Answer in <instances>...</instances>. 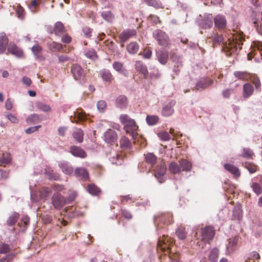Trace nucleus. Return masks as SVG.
Instances as JSON below:
<instances>
[{
	"mask_svg": "<svg viewBox=\"0 0 262 262\" xmlns=\"http://www.w3.org/2000/svg\"><path fill=\"white\" fill-rule=\"evenodd\" d=\"M173 243V238L167 235H163L162 237L159 238L157 249L158 251L167 253L169 258L172 260L171 262H179V254L177 252L172 253L171 251V247Z\"/></svg>",
	"mask_w": 262,
	"mask_h": 262,
	"instance_id": "nucleus-1",
	"label": "nucleus"
},
{
	"mask_svg": "<svg viewBox=\"0 0 262 262\" xmlns=\"http://www.w3.org/2000/svg\"><path fill=\"white\" fill-rule=\"evenodd\" d=\"M245 40L242 32L233 34L232 37L228 38V43L224 44L222 50L226 53L227 56H230L232 53L242 48L243 41Z\"/></svg>",
	"mask_w": 262,
	"mask_h": 262,
	"instance_id": "nucleus-2",
	"label": "nucleus"
},
{
	"mask_svg": "<svg viewBox=\"0 0 262 262\" xmlns=\"http://www.w3.org/2000/svg\"><path fill=\"white\" fill-rule=\"evenodd\" d=\"M120 122L124 125L123 128L128 134L133 135L138 129V126L134 119H132L127 114H122L120 116Z\"/></svg>",
	"mask_w": 262,
	"mask_h": 262,
	"instance_id": "nucleus-3",
	"label": "nucleus"
},
{
	"mask_svg": "<svg viewBox=\"0 0 262 262\" xmlns=\"http://www.w3.org/2000/svg\"><path fill=\"white\" fill-rule=\"evenodd\" d=\"M173 222L172 215L170 212L158 213L154 216V222L158 229L162 228V224L168 225Z\"/></svg>",
	"mask_w": 262,
	"mask_h": 262,
	"instance_id": "nucleus-4",
	"label": "nucleus"
},
{
	"mask_svg": "<svg viewBox=\"0 0 262 262\" xmlns=\"http://www.w3.org/2000/svg\"><path fill=\"white\" fill-rule=\"evenodd\" d=\"M153 36L157 40L159 45L168 47L170 45V40L165 32L157 29L153 32Z\"/></svg>",
	"mask_w": 262,
	"mask_h": 262,
	"instance_id": "nucleus-5",
	"label": "nucleus"
},
{
	"mask_svg": "<svg viewBox=\"0 0 262 262\" xmlns=\"http://www.w3.org/2000/svg\"><path fill=\"white\" fill-rule=\"evenodd\" d=\"M251 17L257 31L262 35V12L258 13L257 11H253Z\"/></svg>",
	"mask_w": 262,
	"mask_h": 262,
	"instance_id": "nucleus-6",
	"label": "nucleus"
},
{
	"mask_svg": "<svg viewBox=\"0 0 262 262\" xmlns=\"http://www.w3.org/2000/svg\"><path fill=\"white\" fill-rule=\"evenodd\" d=\"M52 203L56 209H60L66 204V199L60 193H55L52 196Z\"/></svg>",
	"mask_w": 262,
	"mask_h": 262,
	"instance_id": "nucleus-7",
	"label": "nucleus"
},
{
	"mask_svg": "<svg viewBox=\"0 0 262 262\" xmlns=\"http://www.w3.org/2000/svg\"><path fill=\"white\" fill-rule=\"evenodd\" d=\"M202 240L209 242L212 240L214 235V230L212 226H207L201 229Z\"/></svg>",
	"mask_w": 262,
	"mask_h": 262,
	"instance_id": "nucleus-8",
	"label": "nucleus"
},
{
	"mask_svg": "<svg viewBox=\"0 0 262 262\" xmlns=\"http://www.w3.org/2000/svg\"><path fill=\"white\" fill-rule=\"evenodd\" d=\"M7 51L8 53L15 56L17 58H25V54L23 50L19 47H17L15 43L10 42L8 47Z\"/></svg>",
	"mask_w": 262,
	"mask_h": 262,
	"instance_id": "nucleus-9",
	"label": "nucleus"
},
{
	"mask_svg": "<svg viewBox=\"0 0 262 262\" xmlns=\"http://www.w3.org/2000/svg\"><path fill=\"white\" fill-rule=\"evenodd\" d=\"M103 139L106 143L113 145L115 144L117 141V134L115 130L108 129L104 133Z\"/></svg>",
	"mask_w": 262,
	"mask_h": 262,
	"instance_id": "nucleus-10",
	"label": "nucleus"
},
{
	"mask_svg": "<svg viewBox=\"0 0 262 262\" xmlns=\"http://www.w3.org/2000/svg\"><path fill=\"white\" fill-rule=\"evenodd\" d=\"M176 101L172 100L165 105L162 110V115L166 117L171 116L174 112L173 107L176 105Z\"/></svg>",
	"mask_w": 262,
	"mask_h": 262,
	"instance_id": "nucleus-11",
	"label": "nucleus"
},
{
	"mask_svg": "<svg viewBox=\"0 0 262 262\" xmlns=\"http://www.w3.org/2000/svg\"><path fill=\"white\" fill-rule=\"evenodd\" d=\"M71 72L74 79L77 80L82 79L84 77L83 70L77 64H75L72 66Z\"/></svg>",
	"mask_w": 262,
	"mask_h": 262,
	"instance_id": "nucleus-12",
	"label": "nucleus"
},
{
	"mask_svg": "<svg viewBox=\"0 0 262 262\" xmlns=\"http://www.w3.org/2000/svg\"><path fill=\"white\" fill-rule=\"evenodd\" d=\"M215 27L219 30H223L226 27V19L223 15H217L214 18Z\"/></svg>",
	"mask_w": 262,
	"mask_h": 262,
	"instance_id": "nucleus-13",
	"label": "nucleus"
},
{
	"mask_svg": "<svg viewBox=\"0 0 262 262\" xmlns=\"http://www.w3.org/2000/svg\"><path fill=\"white\" fill-rule=\"evenodd\" d=\"M66 32V29L63 24L60 21L56 22L53 30L49 31L50 33H54L56 36H61Z\"/></svg>",
	"mask_w": 262,
	"mask_h": 262,
	"instance_id": "nucleus-14",
	"label": "nucleus"
},
{
	"mask_svg": "<svg viewBox=\"0 0 262 262\" xmlns=\"http://www.w3.org/2000/svg\"><path fill=\"white\" fill-rule=\"evenodd\" d=\"M39 198H34L33 194L31 195L32 199L34 202H38L40 199L46 200L51 192L50 188L47 187H42L39 190Z\"/></svg>",
	"mask_w": 262,
	"mask_h": 262,
	"instance_id": "nucleus-15",
	"label": "nucleus"
},
{
	"mask_svg": "<svg viewBox=\"0 0 262 262\" xmlns=\"http://www.w3.org/2000/svg\"><path fill=\"white\" fill-rule=\"evenodd\" d=\"M137 32L135 30H127L122 32L119 35V38L122 42L121 46H124V42L131 37L136 35Z\"/></svg>",
	"mask_w": 262,
	"mask_h": 262,
	"instance_id": "nucleus-16",
	"label": "nucleus"
},
{
	"mask_svg": "<svg viewBox=\"0 0 262 262\" xmlns=\"http://www.w3.org/2000/svg\"><path fill=\"white\" fill-rule=\"evenodd\" d=\"M213 82V80L210 78H204L196 83L195 88L198 90L200 89H204L211 85Z\"/></svg>",
	"mask_w": 262,
	"mask_h": 262,
	"instance_id": "nucleus-17",
	"label": "nucleus"
},
{
	"mask_svg": "<svg viewBox=\"0 0 262 262\" xmlns=\"http://www.w3.org/2000/svg\"><path fill=\"white\" fill-rule=\"evenodd\" d=\"M166 166L164 163H161L157 165L155 170V177L159 180V182L162 183L161 177H163L166 172Z\"/></svg>",
	"mask_w": 262,
	"mask_h": 262,
	"instance_id": "nucleus-18",
	"label": "nucleus"
},
{
	"mask_svg": "<svg viewBox=\"0 0 262 262\" xmlns=\"http://www.w3.org/2000/svg\"><path fill=\"white\" fill-rule=\"evenodd\" d=\"M74 174L76 177L79 178L84 181H86L89 179V173L84 168H76L74 171Z\"/></svg>",
	"mask_w": 262,
	"mask_h": 262,
	"instance_id": "nucleus-19",
	"label": "nucleus"
},
{
	"mask_svg": "<svg viewBox=\"0 0 262 262\" xmlns=\"http://www.w3.org/2000/svg\"><path fill=\"white\" fill-rule=\"evenodd\" d=\"M71 153L75 157L84 158L86 156V154L80 147L72 146L70 147Z\"/></svg>",
	"mask_w": 262,
	"mask_h": 262,
	"instance_id": "nucleus-20",
	"label": "nucleus"
},
{
	"mask_svg": "<svg viewBox=\"0 0 262 262\" xmlns=\"http://www.w3.org/2000/svg\"><path fill=\"white\" fill-rule=\"evenodd\" d=\"M116 106L121 109L126 108L128 105V100L125 95L119 96L116 100Z\"/></svg>",
	"mask_w": 262,
	"mask_h": 262,
	"instance_id": "nucleus-21",
	"label": "nucleus"
},
{
	"mask_svg": "<svg viewBox=\"0 0 262 262\" xmlns=\"http://www.w3.org/2000/svg\"><path fill=\"white\" fill-rule=\"evenodd\" d=\"M135 68L137 71L143 75L145 78L148 76V72L146 66L143 64L140 61H137L135 64Z\"/></svg>",
	"mask_w": 262,
	"mask_h": 262,
	"instance_id": "nucleus-22",
	"label": "nucleus"
},
{
	"mask_svg": "<svg viewBox=\"0 0 262 262\" xmlns=\"http://www.w3.org/2000/svg\"><path fill=\"white\" fill-rule=\"evenodd\" d=\"M9 39L4 33L0 35V53L5 52L6 47L8 46Z\"/></svg>",
	"mask_w": 262,
	"mask_h": 262,
	"instance_id": "nucleus-23",
	"label": "nucleus"
},
{
	"mask_svg": "<svg viewBox=\"0 0 262 262\" xmlns=\"http://www.w3.org/2000/svg\"><path fill=\"white\" fill-rule=\"evenodd\" d=\"M158 61L162 64H165L168 60V52L164 50H159L157 53Z\"/></svg>",
	"mask_w": 262,
	"mask_h": 262,
	"instance_id": "nucleus-24",
	"label": "nucleus"
},
{
	"mask_svg": "<svg viewBox=\"0 0 262 262\" xmlns=\"http://www.w3.org/2000/svg\"><path fill=\"white\" fill-rule=\"evenodd\" d=\"M225 169L232 174L235 177H238L240 174V171L237 167L231 164H225L224 165Z\"/></svg>",
	"mask_w": 262,
	"mask_h": 262,
	"instance_id": "nucleus-25",
	"label": "nucleus"
},
{
	"mask_svg": "<svg viewBox=\"0 0 262 262\" xmlns=\"http://www.w3.org/2000/svg\"><path fill=\"white\" fill-rule=\"evenodd\" d=\"M208 38L211 39L212 42V46L214 48L218 45H220L221 43L223 42L224 38L222 35L218 34H214L209 36Z\"/></svg>",
	"mask_w": 262,
	"mask_h": 262,
	"instance_id": "nucleus-26",
	"label": "nucleus"
},
{
	"mask_svg": "<svg viewBox=\"0 0 262 262\" xmlns=\"http://www.w3.org/2000/svg\"><path fill=\"white\" fill-rule=\"evenodd\" d=\"M59 166L62 172L66 174H71L73 172L72 166L68 162H61L59 164Z\"/></svg>",
	"mask_w": 262,
	"mask_h": 262,
	"instance_id": "nucleus-27",
	"label": "nucleus"
},
{
	"mask_svg": "<svg viewBox=\"0 0 262 262\" xmlns=\"http://www.w3.org/2000/svg\"><path fill=\"white\" fill-rule=\"evenodd\" d=\"M233 75L238 79L242 80H248L251 77L250 74L246 71H235Z\"/></svg>",
	"mask_w": 262,
	"mask_h": 262,
	"instance_id": "nucleus-28",
	"label": "nucleus"
},
{
	"mask_svg": "<svg viewBox=\"0 0 262 262\" xmlns=\"http://www.w3.org/2000/svg\"><path fill=\"white\" fill-rule=\"evenodd\" d=\"M179 163L180 165L181 170L185 171H189L192 168L191 163L186 159H180L179 160Z\"/></svg>",
	"mask_w": 262,
	"mask_h": 262,
	"instance_id": "nucleus-29",
	"label": "nucleus"
},
{
	"mask_svg": "<svg viewBox=\"0 0 262 262\" xmlns=\"http://www.w3.org/2000/svg\"><path fill=\"white\" fill-rule=\"evenodd\" d=\"M219 255V250L214 248L211 249L208 255V260L209 262H217V259Z\"/></svg>",
	"mask_w": 262,
	"mask_h": 262,
	"instance_id": "nucleus-30",
	"label": "nucleus"
},
{
	"mask_svg": "<svg viewBox=\"0 0 262 262\" xmlns=\"http://www.w3.org/2000/svg\"><path fill=\"white\" fill-rule=\"evenodd\" d=\"M100 74L102 79L106 82L111 83L114 80L112 74L108 70H103L100 72Z\"/></svg>",
	"mask_w": 262,
	"mask_h": 262,
	"instance_id": "nucleus-31",
	"label": "nucleus"
},
{
	"mask_svg": "<svg viewBox=\"0 0 262 262\" xmlns=\"http://www.w3.org/2000/svg\"><path fill=\"white\" fill-rule=\"evenodd\" d=\"M86 116L83 113L77 112L74 113V116L71 117L72 122L78 123L79 121H83L86 119Z\"/></svg>",
	"mask_w": 262,
	"mask_h": 262,
	"instance_id": "nucleus-32",
	"label": "nucleus"
},
{
	"mask_svg": "<svg viewBox=\"0 0 262 262\" xmlns=\"http://www.w3.org/2000/svg\"><path fill=\"white\" fill-rule=\"evenodd\" d=\"M253 92V88L252 85L249 83H246L243 85V96L245 98H248L250 96Z\"/></svg>",
	"mask_w": 262,
	"mask_h": 262,
	"instance_id": "nucleus-33",
	"label": "nucleus"
},
{
	"mask_svg": "<svg viewBox=\"0 0 262 262\" xmlns=\"http://www.w3.org/2000/svg\"><path fill=\"white\" fill-rule=\"evenodd\" d=\"M19 217V214L17 212H13L7 221V225L12 226L15 225Z\"/></svg>",
	"mask_w": 262,
	"mask_h": 262,
	"instance_id": "nucleus-34",
	"label": "nucleus"
},
{
	"mask_svg": "<svg viewBox=\"0 0 262 262\" xmlns=\"http://www.w3.org/2000/svg\"><path fill=\"white\" fill-rule=\"evenodd\" d=\"M113 68L117 72L124 75H126L127 70L124 68L122 63L119 61H115L113 64Z\"/></svg>",
	"mask_w": 262,
	"mask_h": 262,
	"instance_id": "nucleus-35",
	"label": "nucleus"
},
{
	"mask_svg": "<svg viewBox=\"0 0 262 262\" xmlns=\"http://www.w3.org/2000/svg\"><path fill=\"white\" fill-rule=\"evenodd\" d=\"M31 50L36 58L40 60L43 59V57L41 55V52L42 49L41 46L38 45H34L32 47Z\"/></svg>",
	"mask_w": 262,
	"mask_h": 262,
	"instance_id": "nucleus-36",
	"label": "nucleus"
},
{
	"mask_svg": "<svg viewBox=\"0 0 262 262\" xmlns=\"http://www.w3.org/2000/svg\"><path fill=\"white\" fill-rule=\"evenodd\" d=\"M66 46L62 44L53 41L49 44V48L52 52H59L61 51Z\"/></svg>",
	"mask_w": 262,
	"mask_h": 262,
	"instance_id": "nucleus-37",
	"label": "nucleus"
},
{
	"mask_svg": "<svg viewBox=\"0 0 262 262\" xmlns=\"http://www.w3.org/2000/svg\"><path fill=\"white\" fill-rule=\"evenodd\" d=\"M145 161L151 165L152 167L156 163L157 158V157L152 153H147L144 155Z\"/></svg>",
	"mask_w": 262,
	"mask_h": 262,
	"instance_id": "nucleus-38",
	"label": "nucleus"
},
{
	"mask_svg": "<svg viewBox=\"0 0 262 262\" xmlns=\"http://www.w3.org/2000/svg\"><path fill=\"white\" fill-rule=\"evenodd\" d=\"M139 45L136 42H132L126 47L127 52L132 54H136L139 50Z\"/></svg>",
	"mask_w": 262,
	"mask_h": 262,
	"instance_id": "nucleus-39",
	"label": "nucleus"
},
{
	"mask_svg": "<svg viewBox=\"0 0 262 262\" xmlns=\"http://www.w3.org/2000/svg\"><path fill=\"white\" fill-rule=\"evenodd\" d=\"M242 217V207L240 205H236L233 210V218L234 220H239Z\"/></svg>",
	"mask_w": 262,
	"mask_h": 262,
	"instance_id": "nucleus-40",
	"label": "nucleus"
},
{
	"mask_svg": "<svg viewBox=\"0 0 262 262\" xmlns=\"http://www.w3.org/2000/svg\"><path fill=\"white\" fill-rule=\"evenodd\" d=\"M73 138L79 143H81L83 140V131L79 128L76 129L73 133Z\"/></svg>",
	"mask_w": 262,
	"mask_h": 262,
	"instance_id": "nucleus-41",
	"label": "nucleus"
},
{
	"mask_svg": "<svg viewBox=\"0 0 262 262\" xmlns=\"http://www.w3.org/2000/svg\"><path fill=\"white\" fill-rule=\"evenodd\" d=\"M88 192L93 195H98L100 192V189L95 184H91L88 186Z\"/></svg>",
	"mask_w": 262,
	"mask_h": 262,
	"instance_id": "nucleus-42",
	"label": "nucleus"
},
{
	"mask_svg": "<svg viewBox=\"0 0 262 262\" xmlns=\"http://www.w3.org/2000/svg\"><path fill=\"white\" fill-rule=\"evenodd\" d=\"M169 170L173 174L179 173L181 171L180 165L176 162H171L169 165Z\"/></svg>",
	"mask_w": 262,
	"mask_h": 262,
	"instance_id": "nucleus-43",
	"label": "nucleus"
},
{
	"mask_svg": "<svg viewBox=\"0 0 262 262\" xmlns=\"http://www.w3.org/2000/svg\"><path fill=\"white\" fill-rule=\"evenodd\" d=\"M143 1L148 6H152L157 9L163 8L162 5L159 1H158V0H143Z\"/></svg>",
	"mask_w": 262,
	"mask_h": 262,
	"instance_id": "nucleus-44",
	"label": "nucleus"
},
{
	"mask_svg": "<svg viewBox=\"0 0 262 262\" xmlns=\"http://www.w3.org/2000/svg\"><path fill=\"white\" fill-rule=\"evenodd\" d=\"M238 236H234L232 238L229 239V244L227 246V249L229 251H232L235 246H236L238 242Z\"/></svg>",
	"mask_w": 262,
	"mask_h": 262,
	"instance_id": "nucleus-45",
	"label": "nucleus"
},
{
	"mask_svg": "<svg viewBox=\"0 0 262 262\" xmlns=\"http://www.w3.org/2000/svg\"><path fill=\"white\" fill-rule=\"evenodd\" d=\"M212 17L204 19L200 24L201 28L203 29H209L212 27Z\"/></svg>",
	"mask_w": 262,
	"mask_h": 262,
	"instance_id": "nucleus-46",
	"label": "nucleus"
},
{
	"mask_svg": "<svg viewBox=\"0 0 262 262\" xmlns=\"http://www.w3.org/2000/svg\"><path fill=\"white\" fill-rule=\"evenodd\" d=\"M120 147L124 149L129 148L131 147V142L129 140L125 137L121 138L120 141Z\"/></svg>",
	"mask_w": 262,
	"mask_h": 262,
	"instance_id": "nucleus-47",
	"label": "nucleus"
},
{
	"mask_svg": "<svg viewBox=\"0 0 262 262\" xmlns=\"http://www.w3.org/2000/svg\"><path fill=\"white\" fill-rule=\"evenodd\" d=\"M159 118L156 115H147L146 118L147 124L149 125L156 124L159 121Z\"/></svg>",
	"mask_w": 262,
	"mask_h": 262,
	"instance_id": "nucleus-48",
	"label": "nucleus"
},
{
	"mask_svg": "<svg viewBox=\"0 0 262 262\" xmlns=\"http://www.w3.org/2000/svg\"><path fill=\"white\" fill-rule=\"evenodd\" d=\"M36 106L38 109L43 112H47L51 111L50 106L42 102H37L36 103Z\"/></svg>",
	"mask_w": 262,
	"mask_h": 262,
	"instance_id": "nucleus-49",
	"label": "nucleus"
},
{
	"mask_svg": "<svg viewBox=\"0 0 262 262\" xmlns=\"http://www.w3.org/2000/svg\"><path fill=\"white\" fill-rule=\"evenodd\" d=\"M176 234L180 239H185L187 235V232L185 230V228L182 226L179 227L176 231Z\"/></svg>",
	"mask_w": 262,
	"mask_h": 262,
	"instance_id": "nucleus-50",
	"label": "nucleus"
},
{
	"mask_svg": "<svg viewBox=\"0 0 262 262\" xmlns=\"http://www.w3.org/2000/svg\"><path fill=\"white\" fill-rule=\"evenodd\" d=\"M101 16L108 22H112L114 18V16L111 11H104L102 12Z\"/></svg>",
	"mask_w": 262,
	"mask_h": 262,
	"instance_id": "nucleus-51",
	"label": "nucleus"
},
{
	"mask_svg": "<svg viewBox=\"0 0 262 262\" xmlns=\"http://www.w3.org/2000/svg\"><path fill=\"white\" fill-rule=\"evenodd\" d=\"M85 56L92 60H95L97 58V55L96 51L93 49H89L85 51Z\"/></svg>",
	"mask_w": 262,
	"mask_h": 262,
	"instance_id": "nucleus-52",
	"label": "nucleus"
},
{
	"mask_svg": "<svg viewBox=\"0 0 262 262\" xmlns=\"http://www.w3.org/2000/svg\"><path fill=\"white\" fill-rule=\"evenodd\" d=\"M251 187L253 191L257 194L259 195L262 193V186L258 182H253L251 184Z\"/></svg>",
	"mask_w": 262,
	"mask_h": 262,
	"instance_id": "nucleus-53",
	"label": "nucleus"
},
{
	"mask_svg": "<svg viewBox=\"0 0 262 262\" xmlns=\"http://www.w3.org/2000/svg\"><path fill=\"white\" fill-rule=\"evenodd\" d=\"M254 155V152L251 149L244 148L241 156L247 159H253Z\"/></svg>",
	"mask_w": 262,
	"mask_h": 262,
	"instance_id": "nucleus-54",
	"label": "nucleus"
},
{
	"mask_svg": "<svg viewBox=\"0 0 262 262\" xmlns=\"http://www.w3.org/2000/svg\"><path fill=\"white\" fill-rule=\"evenodd\" d=\"M11 160V159L10 156L9 154H3V156L0 159L1 165L6 166L7 164L10 163Z\"/></svg>",
	"mask_w": 262,
	"mask_h": 262,
	"instance_id": "nucleus-55",
	"label": "nucleus"
},
{
	"mask_svg": "<svg viewBox=\"0 0 262 262\" xmlns=\"http://www.w3.org/2000/svg\"><path fill=\"white\" fill-rule=\"evenodd\" d=\"M244 166L251 173L255 172L257 170V166L252 163L246 162Z\"/></svg>",
	"mask_w": 262,
	"mask_h": 262,
	"instance_id": "nucleus-56",
	"label": "nucleus"
},
{
	"mask_svg": "<svg viewBox=\"0 0 262 262\" xmlns=\"http://www.w3.org/2000/svg\"><path fill=\"white\" fill-rule=\"evenodd\" d=\"M30 222V218L28 216L22 217L20 222L18 223V225L20 227H23L24 230L26 229Z\"/></svg>",
	"mask_w": 262,
	"mask_h": 262,
	"instance_id": "nucleus-57",
	"label": "nucleus"
},
{
	"mask_svg": "<svg viewBox=\"0 0 262 262\" xmlns=\"http://www.w3.org/2000/svg\"><path fill=\"white\" fill-rule=\"evenodd\" d=\"M27 122L28 123H35L39 121V117L37 114H33L27 118Z\"/></svg>",
	"mask_w": 262,
	"mask_h": 262,
	"instance_id": "nucleus-58",
	"label": "nucleus"
},
{
	"mask_svg": "<svg viewBox=\"0 0 262 262\" xmlns=\"http://www.w3.org/2000/svg\"><path fill=\"white\" fill-rule=\"evenodd\" d=\"M10 251L9 245L1 242L0 243V254H6Z\"/></svg>",
	"mask_w": 262,
	"mask_h": 262,
	"instance_id": "nucleus-59",
	"label": "nucleus"
},
{
	"mask_svg": "<svg viewBox=\"0 0 262 262\" xmlns=\"http://www.w3.org/2000/svg\"><path fill=\"white\" fill-rule=\"evenodd\" d=\"M97 108L100 112H103L106 108V102L104 100H100L97 102Z\"/></svg>",
	"mask_w": 262,
	"mask_h": 262,
	"instance_id": "nucleus-60",
	"label": "nucleus"
},
{
	"mask_svg": "<svg viewBox=\"0 0 262 262\" xmlns=\"http://www.w3.org/2000/svg\"><path fill=\"white\" fill-rule=\"evenodd\" d=\"M252 81L254 84L256 90L259 91L260 90L261 83L259 78L254 75L252 77Z\"/></svg>",
	"mask_w": 262,
	"mask_h": 262,
	"instance_id": "nucleus-61",
	"label": "nucleus"
},
{
	"mask_svg": "<svg viewBox=\"0 0 262 262\" xmlns=\"http://www.w3.org/2000/svg\"><path fill=\"white\" fill-rule=\"evenodd\" d=\"M16 12L17 16L19 18H20L21 19H23L24 18L25 14V10L21 6H20V5H18L17 6Z\"/></svg>",
	"mask_w": 262,
	"mask_h": 262,
	"instance_id": "nucleus-62",
	"label": "nucleus"
},
{
	"mask_svg": "<svg viewBox=\"0 0 262 262\" xmlns=\"http://www.w3.org/2000/svg\"><path fill=\"white\" fill-rule=\"evenodd\" d=\"M52 189L56 191V193H59L60 192H63L64 193V190L65 188L63 185H60L59 184H54L52 185Z\"/></svg>",
	"mask_w": 262,
	"mask_h": 262,
	"instance_id": "nucleus-63",
	"label": "nucleus"
},
{
	"mask_svg": "<svg viewBox=\"0 0 262 262\" xmlns=\"http://www.w3.org/2000/svg\"><path fill=\"white\" fill-rule=\"evenodd\" d=\"M148 19L155 25H156L158 23H161V21L160 20L159 17L158 16L155 15L150 14L148 17Z\"/></svg>",
	"mask_w": 262,
	"mask_h": 262,
	"instance_id": "nucleus-64",
	"label": "nucleus"
}]
</instances>
